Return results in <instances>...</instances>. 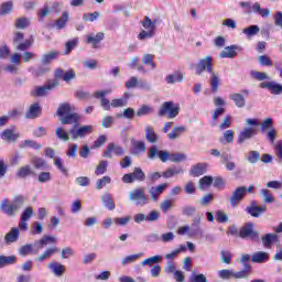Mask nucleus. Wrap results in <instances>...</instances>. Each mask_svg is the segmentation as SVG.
<instances>
[{"label": "nucleus", "mask_w": 282, "mask_h": 282, "mask_svg": "<svg viewBox=\"0 0 282 282\" xmlns=\"http://www.w3.org/2000/svg\"><path fill=\"white\" fill-rule=\"evenodd\" d=\"M204 72H208L209 74L215 72L213 69V57L206 56V57L199 59V62L197 64V68H196V74H197V76H202V74H204Z\"/></svg>", "instance_id": "9b49d317"}, {"label": "nucleus", "mask_w": 282, "mask_h": 282, "mask_svg": "<svg viewBox=\"0 0 282 282\" xmlns=\"http://www.w3.org/2000/svg\"><path fill=\"white\" fill-rule=\"evenodd\" d=\"M102 39H105V33L102 32H99L96 35L89 34L87 35V43H90L94 50H97L98 44L100 43V41H102Z\"/></svg>", "instance_id": "b1692460"}, {"label": "nucleus", "mask_w": 282, "mask_h": 282, "mask_svg": "<svg viewBox=\"0 0 282 282\" xmlns=\"http://www.w3.org/2000/svg\"><path fill=\"white\" fill-rule=\"evenodd\" d=\"M243 197H246V187H237L229 196V204L231 208H237V206L243 202Z\"/></svg>", "instance_id": "1a4fd4ad"}, {"label": "nucleus", "mask_w": 282, "mask_h": 282, "mask_svg": "<svg viewBox=\"0 0 282 282\" xmlns=\"http://www.w3.org/2000/svg\"><path fill=\"white\" fill-rule=\"evenodd\" d=\"M161 214L158 210H152L149 213V215L147 216V221H158V219H160Z\"/></svg>", "instance_id": "774afa93"}, {"label": "nucleus", "mask_w": 282, "mask_h": 282, "mask_svg": "<svg viewBox=\"0 0 282 282\" xmlns=\"http://www.w3.org/2000/svg\"><path fill=\"white\" fill-rule=\"evenodd\" d=\"M175 208V200L173 199H164L160 204V210L162 213H169V210H173Z\"/></svg>", "instance_id": "c9c22d12"}, {"label": "nucleus", "mask_w": 282, "mask_h": 282, "mask_svg": "<svg viewBox=\"0 0 282 282\" xmlns=\"http://www.w3.org/2000/svg\"><path fill=\"white\" fill-rule=\"evenodd\" d=\"M238 237H240V239H250L251 241H259V231L254 230L253 223H246L240 228Z\"/></svg>", "instance_id": "39448f33"}, {"label": "nucleus", "mask_w": 282, "mask_h": 282, "mask_svg": "<svg viewBox=\"0 0 282 282\" xmlns=\"http://www.w3.org/2000/svg\"><path fill=\"white\" fill-rule=\"evenodd\" d=\"M129 221H131V216H126V217H117L115 218V224L117 226H127V224H129Z\"/></svg>", "instance_id": "0e129e2a"}, {"label": "nucleus", "mask_w": 282, "mask_h": 282, "mask_svg": "<svg viewBox=\"0 0 282 282\" xmlns=\"http://www.w3.org/2000/svg\"><path fill=\"white\" fill-rule=\"evenodd\" d=\"M1 138L4 140V142H14L15 140H19V134L14 132V130L6 129L1 132Z\"/></svg>", "instance_id": "5701e85b"}, {"label": "nucleus", "mask_w": 282, "mask_h": 282, "mask_svg": "<svg viewBox=\"0 0 282 282\" xmlns=\"http://www.w3.org/2000/svg\"><path fill=\"white\" fill-rule=\"evenodd\" d=\"M101 202L104 204V208H107L108 210H116V203L113 202V196H111L109 193H105L101 196Z\"/></svg>", "instance_id": "4be33fe9"}, {"label": "nucleus", "mask_w": 282, "mask_h": 282, "mask_svg": "<svg viewBox=\"0 0 282 282\" xmlns=\"http://www.w3.org/2000/svg\"><path fill=\"white\" fill-rule=\"evenodd\" d=\"M33 250L34 245H24L19 249V254H21V257H28V254H32Z\"/></svg>", "instance_id": "603ef678"}, {"label": "nucleus", "mask_w": 282, "mask_h": 282, "mask_svg": "<svg viewBox=\"0 0 282 282\" xmlns=\"http://www.w3.org/2000/svg\"><path fill=\"white\" fill-rule=\"evenodd\" d=\"M58 85H59L58 80L55 79L53 82H48L47 85H45V86H35L31 90V96H33V98H40L43 96H47V91H51V89L58 87Z\"/></svg>", "instance_id": "423d86ee"}, {"label": "nucleus", "mask_w": 282, "mask_h": 282, "mask_svg": "<svg viewBox=\"0 0 282 282\" xmlns=\"http://www.w3.org/2000/svg\"><path fill=\"white\" fill-rule=\"evenodd\" d=\"M48 268L52 271V273L55 274V276H63L67 270L64 264H61L59 262L56 261L50 262Z\"/></svg>", "instance_id": "dca6fc26"}, {"label": "nucleus", "mask_w": 282, "mask_h": 282, "mask_svg": "<svg viewBox=\"0 0 282 282\" xmlns=\"http://www.w3.org/2000/svg\"><path fill=\"white\" fill-rule=\"evenodd\" d=\"M108 164L107 161H100L95 171L96 175H104L107 172Z\"/></svg>", "instance_id": "bf43d9fd"}, {"label": "nucleus", "mask_w": 282, "mask_h": 282, "mask_svg": "<svg viewBox=\"0 0 282 282\" xmlns=\"http://www.w3.org/2000/svg\"><path fill=\"white\" fill-rule=\"evenodd\" d=\"M148 158L150 160L159 158L161 162H171V152L164 150L158 151V148L154 145L148 150Z\"/></svg>", "instance_id": "9d476101"}, {"label": "nucleus", "mask_w": 282, "mask_h": 282, "mask_svg": "<svg viewBox=\"0 0 282 282\" xmlns=\"http://www.w3.org/2000/svg\"><path fill=\"white\" fill-rule=\"evenodd\" d=\"M106 184H111V177L110 176H104L102 178H99L96 183L97 191H100L101 188H105Z\"/></svg>", "instance_id": "6e6d98bb"}, {"label": "nucleus", "mask_w": 282, "mask_h": 282, "mask_svg": "<svg viewBox=\"0 0 282 282\" xmlns=\"http://www.w3.org/2000/svg\"><path fill=\"white\" fill-rule=\"evenodd\" d=\"M230 100H234L235 105L240 109L246 107V98L241 94H232L229 96Z\"/></svg>", "instance_id": "e433bc0d"}, {"label": "nucleus", "mask_w": 282, "mask_h": 282, "mask_svg": "<svg viewBox=\"0 0 282 282\" xmlns=\"http://www.w3.org/2000/svg\"><path fill=\"white\" fill-rule=\"evenodd\" d=\"M251 265L245 263V268L241 271H234V279H248L250 276Z\"/></svg>", "instance_id": "7c9ffc66"}, {"label": "nucleus", "mask_w": 282, "mask_h": 282, "mask_svg": "<svg viewBox=\"0 0 282 282\" xmlns=\"http://www.w3.org/2000/svg\"><path fill=\"white\" fill-rule=\"evenodd\" d=\"M19 240V228L13 227L11 230L6 235L4 242L6 243H14V241Z\"/></svg>", "instance_id": "cd10ccee"}, {"label": "nucleus", "mask_w": 282, "mask_h": 282, "mask_svg": "<svg viewBox=\"0 0 282 282\" xmlns=\"http://www.w3.org/2000/svg\"><path fill=\"white\" fill-rule=\"evenodd\" d=\"M166 188H169V183H162L158 186L150 187L148 193L152 198V202H158L160 195H162Z\"/></svg>", "instance_id": "4468645a"}, {"label": "nucleus", "mask_w": 282, "mask_h": 282, "mask_svg": "<svg viewBox=\"0 0 282 282\" xmlns=\"http://www.w3.org/2000/svg\"><path fill=\"white\" fill-rule=\"evenodd\" d=\"M145 140H148L151 144H155L158 140H160L158 133H155V130L151 126L145 127Z\"/></svg>", "instance_id": "393cba45"}, {"label": "nucleus", "mask_w": 282, "mask_h": 282, "mask_svg": "<svg viewBox=\"0 0 282 282\" xmlns=\"http://www.w3.org/2000/svg\"><path fill=\"white\" fill-rule=\"evenodd\" d=\"M273 151L275 153V158L280 159V161L282 162V141L273 145Z\"/></svg>", "instance_id": "338daca9"}, {"label": "nucleus", "mask_w": 282, "mask_h": 282, "mask_svg": "<svg viewBox=\"0 0 282 282\" xmlns=\"http://www.w3.org/2000/svg\"><path fill=\"white\" fill-rule=\"evenodd\" d=\"M58 54H61L58 51H50L48 53L44 54L42 56L43 65H50L52 61H55V58L58 57Z\"/></svg>", "instance_id": "473e14b6"}, {"label": "nucleus", "mask_w": 282, "mask_h": 282, "mask_svg": "<svg viewBox=\"0 0 282 282\" xmlns=\"http://www.w3.org/2000/svg\"><path fill=\"white\" fill-rule=\"evenodd\" d=\"M140 257H142V253L128 256L121 260V263L123 265H129V263H133V262L138 261V259H140Z\"/></svg>", "instance_id": "864d4df0"}, {"label": "nucleus", "mask_w": 282, "mask_h": 282, "mask_svg": "<svg viewBox=\"0 0 282 282\" xmlns=\"http://www.w3.org/2000/svg\"><path fill=\"white\" fill-rule=\"evenodd\" d=\"M219 83H221V79L219 78V73L213 70L209 77V85L214 94H217V91H219Z\"/></svg>", "instance_id": "6ab92c4d"}, {"label": "nucleus", "mask_w": 282, "mask_h": 282, "mask_svg": "<svg viewBox=\"0 0 282 282\" xmlns=\"http://www.w3.org/2000/svg\"><path fill=\"white\" fill-rule=\"evenodd\" d=\"M69 132H67V130H65L63 127H57L55 129V135L56 138H58V140H62L63 142H69L70 138H69Z\"/></svg>", "instance_id": "2f4dec72"}, {"label": "nucleus", "mask_w": 282, "mask_h": 282, "mask_svg": "<svg viewBox=\"0 0 282 282\" xmlns=\"http://www.w3.org/2000/svg\"><path fill=\"white\" fill-rule=\"evenodd\" d=\"M56 252H58L57 248H48L40 257L35 258V261L43 262L45 259H50L52 254H56Z\"/></svg>", "instance_id": "4c0bfd02"}, {"label": "nucleus", "mask_w": 282, "mask_h": 282, "mask_svg": "<svg viewBox=\"0 0 282 282\" xmlns=\"http://www.w3.org/2000/svg\"><path fill=\"white\" fill-rule=\"evenodd\" d=\"M275 241H279V236H276V234H267L262 237L264 248H272V243Z\"/></svg>", "instance_id": "c756f323"}, {"label": "nucleus", "mask_w": 282, "mask_h": 282, "mask_svg": "<svg viewBox=\"0 0 282 282\" xmlns=\"http://www.w3.org/2000/svg\"><path fill=\"white\" fill-rule=\"evenodd\" d=\"M230 259H232V253L230 251L221 250L220 251V260L223 263H230Z\"/></svg>", "instance_id": "e2e57ef3"}, {"label": "nucleus", "mask_w": 282, "mask_h": 282, "mask_svg": "<svg viewBox=\"0 0 282 282\" xmlns=\"http://www.w3.org/2000/svg\"><path fill=\"white\" fill-rule=\"evenodd\" d=\"M237 46L231 45V46H227L225 47L220 54H219V58H235V56H237Z\"/></svg>", "instance_id": "bb28decb"}, {"label": "nucleus", "mask_w": 282, "mask_h": 282, "mask_svg": "<svg viewBox=\"0 0 282 282\" xmlns=\"http://www.w3.org/2000/svg\"><path fill=\"white\" fill-rule=\"evenodd\" d=\"M130 202L137 206H144L147 204V194L143 188H134L130 192Z\"/></svg>", "instance_id": "f8f14e48"}, {"label": "nucleus", "mask_w": 282, "mask_h": 282, "mask_svg": "<svg viewBox=\"0 0 282 282\" xmlns=\"http://www.w3.org/2000/svg\"><path fill=\"white\" fill-rule=\"evenodd\" d=\"M111 153H115V155H118V156H122L124 155V148L116 143H109L107 149L104 151V158L112 159L113 155Z\"/></svg>", "instance_id": "ddd939ff"}, {"label": "nucleus", "mask_w": 282, "mask_h": 282, "mask_svg": "<svg viewBox=\"0 0 282 282\" xmlns=\"http://www.w3.org/2000/svg\"><path fill=\"white\" fill-rule=\"evenodd\" d=\"M186 131V127L181 126V127H174L172 131L167 134V138L170 140H177L182 133Z\"/></svg>", "instance_id": "72a5a7b5"}, {"label": "nucleus", "mask_w": 282, "mask_h": 282, "mask_svg": "<svg viewBox=\"0 0 282 282\" xmlns=\"http://www.w3.org/2000/svg\"><path fill=\"white\" fill-rule=\"evenodd\" d=\"M57 116L62 124H76L78 122V115L72 112L69 104H62L57 109Z\"/></svg>", "instance_id": "f03ea898"}, {"label": "nucleus", "mask_w": 282, "mask_h": 282, "mask_svg": "<svg viewBox=\"0 0 282 282\" xmlns=\"http://www.w3.org/2000/svg\"><path fill=\"white\" fill-rule=\"evenodd\" d=\"M150 113H153V108L151 106H149V105H142L137 110L138 118H141V116H150Z\"/></svg>", "instance_id": "a19ab883"}, {"label": "nucleus", "mask_w": 282, "mask_h": 282, "mask_svg": "<svg viewBox=\"0 0 282 282\" xmlns=\"http://www.w3.org/2000/svg\"><path fill=\"white\" fill-rule=\"evenodd\" d=\"M14 10V4H12V1H8L1 4L0 8V14H10Z\"/></svg>", "instance_id": "09e8293b"}, {"label": "nucleus", "mask_w": 282, "mask_h": 282, "mask_svg": "<svg viewBox=\"0 0 282 282\" xmlns=\"http://www.w3.org/2000/svg\"><path fill=\"white\" fill-rule=\"evenodd\" d=\"M261 195L264 204H272L274 202V197L272 196V193H270L269 189H261Z\"/></svg>", "instance_id": "8fccbe9b"}, {"label": "nucleus", "mask_w": 282, "mask_h": 282, "mask_svg": "<svg viewBox=\"0 0 282 282\" xmlns=\"http://www.w3.org/2000/svg\"><path fill=\"white\" fill-rule=\"evenodd\" d=\"M145 177L147 176H145L144 172L142 171V169L135 167L132 173L124 174L122 176V182L124 184H133V182H135V180L138 182H144Z\"/></svg>", "instance_id": "6e6552de"}, {"label": "nucleus", "mask_w": 282, "mask_h": 282, "mask_svg": "<svg viewBox=\"0 0 282 282\" xmlns=\"http://www.w3.org/2000/svg\"><path fill=\"white\" fill-rule=\"evenodd\" d=\"M182 80H184V75L180 70H176L165 77V83H167V85H175V83H182Z\"/></svg>", "instance_id": "412c9836"}, {"label": "nucleus", "mask_w": 282, "mask_h": 282, "mask_svg": "<svg viewBox=\"0 0 282 282\" xmlns=\"http://www.w3.org/2000/svg\"><path fill=\"white\" fill-rule=\"evenodd\" d=\"M76 45H78V39H74V40L66 42V51L64 52V54H69L72 52V50H74V47H76Z\"/></svg>", "instance_id": "69168bd1"}, {"label": "nucleus", "mask_w": 282, "mask_h": 282, "mask_svg": "<svg viewBox=\"0 0 282 282\" xmlns=\"http://www.w3.org/2000/svg\"><path fill=\"white\" fill-rule=\"evenodd\" d=\"M67 23H69V12L64 11L62 17L56 20L55 25L57 30H65V28H67Z\"/></svg>", "instance_id": "a878e982"}, {"label": "nucleus", "mask_w": 282, "mask_h": 282, "mask_svg": "<svg viewBox=\"0 0 282 282\" xmlns=\"http://www.w3.org/2000/svg\"><path fill=\"white\" fill-rule=\"evenodd\" d=\"M219 278L224 281H228L230 279H234V271H230L228 269H223L218 272Z\"/></svg>", "instance_id": "4d7b16f0"}, {"label": "nucleus", "mask_w": 282, "mask_h": 282, "mask_svg": "<svg viewBox=\"0 0 282 282\" xmlns=\"http://www.w3.org/2000/svg\"><path fill=\"white\" fill-rule=\"evenodd\" d=\"M23 202H25V198H23V196L15 197L11 200V204L8 202V199H3L0 204V209L9 217H14L17 210H19L23 206Z\"/></svg>", "instance_id": "7ed1b4c3"}, {"label": "nucleus", "mask_w": 282, "mask_h": 282, "mask_svg": "<svg viewBox=\"0 0 282 282\" xmlns=\"http://www.w3.org/2000/svg\"><path fill=\"white\" fill-rule=\"evenodd\" d=\"M21 149H28L30 147L31 149H41V144L36 143L35 141L32 140H25L22 144H20Z\"/></svg>", "instance_id": "052dcab7"}, {"label": "nucleus", "mask_w": 282, "mask_h": 282, "mask_svg": "<svg viewBox=\"0 0 282 282\" xmlns=\"http://www.w3.org/2000/svg\"><path fill=\"white\" fill-rule=\"evenodd\" d=\"M141 25L148 32H152L153 34H155V30H156V25H158V20H151V18L144 17L143 20L141 21Z\"/></svg>", "instance_id": "a211bd4d"}, {"label": "nucleus", "mask_w": 282, "mask_h": 282, "mask_svg": "<svg viewBox=\"0 0 282 282\" xmlns=\"http://www.w3.org/2000/svg\"><path fill=\"white\" fill-rule=\"evenodd\" d=\"M17 263V256H0V268Z\"/></svg>", "instance_id": "f704fd0d"}, {"label": "nucleus", "mask_w": 282, "mask_h": 282, "mask_svg": "<svg viewBox=\"0 0 282 282\" xmlns=\"http://www.w3.org/2000/svg\"><path fill=\"white\" fill-rule=\"evenodd\" d=\"M186 160V154L184 153H171L170 162H184Z\"/></svg>", "instance_id": "680f3d73"}, {"label": "nucleus", "mask_w": 282, "mask_h": 282, "mask_svg": "<svg viewBox=\"0 0 282 282\" xmlns=\"http://www.w3.org/2000/svg\"><path fill=\"white\" fill-rule=\"evenodd\" d=\"M39 116H41V106H39V104L31 105L29 110L24 113V118L30 120H34V118H39Z\"/></svg>", "instance_id": "f3484780"}, {"label": "nucleus", "mask_w": 282, "mask_h": 282, "mask_svg": "<svg viewBox=\"0 0 282 282\" xmlns=\"http://www.w3.org/2000/svg\"><path fill=\"white\" fill-rule=\"evenodd\" d=\"M259 119H246L245 127L242 131H240L238 135V144H243L246 140H250L253 135H257V131H259Z\"/></svg>", "instance_id": "f257e3e1"}, {"label": "nucleus", "mask_w": 282, "mask_h": 282, "mask_svg": "<svg viewBox=\"0 0 282 282\" xmlns=\"http://www.w3.org/2000/svg\"><path fill=\"white\" fill-rule=\"evenodd\" d=\"M268 259H270V256L265 251H258L251 256L253 263H263V261H268Z\"/></svg>", "instance_id": "c85d7f7f"}, {"label": "nucleus", "mask_w": 282, "mask_h": 282, "mask_svg": "<svg viewBox=\"0 0 282 282\" xmlns=\"http://www.w3.org/2000/svg\"><path fill=\"white\" fill-rule=\"evenodd\" d=\"M32 43H34V37L31 35L30 40H26L25 42H20L19 44H17V50H19L20 52H25V50H30V47H32Z\"/></svg>", "instance_id": "79ce46f5"}, {"label": "nucleus", "mask_w": 282, "mask_h": 282, "mask_svg": "<svg viewBox=\"0 0 282 282\" xmlns=\"http://www.w3.org/2000/svg\"><path fill=\"white\" fill-rule=\"evenodd\" d=\"M229 219L230 218L228 217V214H226L225 212H216V221H218V224H228Z\"/></svg>", "instance_id": "3c124183"}, {"label": "nucleus", "mask_w": 282, "mask_h": 282, "mask_svg": "<svg viewBox=\"0 0 282 282\" xmlns=\"http://www.w3.org/2000/svg\"><path fill=\"white\" fill-rule=\"evenodd\" d=\"M94 127L91 126H74L70 130L72 140H78L79 138H85L93 133Z\"/></svg>", "instance_id": "0eeeda50"}, {"label": "nucleus", "mask_w": 282, "mask_h": 282, "mask_svg": "<svg viewBox=\"0 0 282 282\" xmlns=\"http://www.w3.org/2000/svg\"><path fill=\"white\" fill-rule=\"evenodd\" d=\"M162 261V256H153L151 258H148L141 262V265H155V263H160Z\"/></svg>", "instance_id": "49530a36"}, {"label": "nucleus", "mask_w": 282, "mask_h": 282, "mask_svg": "<svg viewBox=\"0 0 282 282\" xmlns=\"http://www.w3.org/2000/svg\"><path fill=\"white\" fill-rule=\"evenodd\" d=\"M206 173V163H199L192 170V175L199 177V175H204Z\"/></svg>", "instance_id": "c03bdc74"}, {"label": "nucleus", "mask_w": 282, "mask_h": 282, "mask_svg": "<svg viewBox=\"0 0 282 282\" xmlns=\"http://www.w3.org/2000/svg\"><path fill=\"white\" fill-rule=\"evenodd\" d=\"M159 116H167L170 119L177 118L180 116V105L173 101H165L159 110Z\"/></svg>", "instance_id": "20e7f679"}, {"label": "nucleus", "mask_w": 282, "mask_h": 282, "mask_svg": "<svg viewBox=\"0 0 282 282\" xmlns=\"http://www.w3.org/2000/svg\"><path fill=\"white\" fill-rule=\"evenodd\" d=\"M30 26V19L28 18H18L15 20V28L18 30H25V28Z\"/></svg>", "instance_id": "37998d69"}, {"label": "nucleus", "mask_w": 282, "mask_h": 282, "mask_svg": "<svg viewBox=\"0 0 282 282\" xmlns=\"http://www.w3.org/2000/svg\"><path fill=\"white\" fill-rule=\"evenodd\" d=\"M259 30L258 25H250L249 28L243 29L242 32L250 39L251 36L259 34Z\"/></svg>", "instance_id": "de8ad7c7"}, {"label": "nucleus", "mask_w": 282, "mask_h": 282, "mask_svg": "<svg viewBox=\"0 0 282 282\" xmlns=\"http://www.w3.org/2000/svg\"><path fill=\"white\" fill-rule=\"evenodd\" d=\"M246 210L249 213V215H251V217H261V215L268 210V207L258 206L256 202H252L251 205L246 208Z\"/></svg>", "instance_id": "2eb2a0df"}, {"label": "nucleus", "mask_w": 282, "mask_h": 282, "mask_svg": "<svg viewBox=\"0 0 282 282\" xmlns=\"http://www.w3.org/2000/svg\"><path fill=\"white\" fill-rule=\"evenodd\" d=\"M32 167L30 165H25L19 169L18 177H28V175H32Z\"/></svg>", "instance_id": "5fc2aeb1"}, {"label": "nucleus", "mask_w": 282, "mask_h": 282, "mask_svg": "<svg viewBox=\"0 0 282 282\" xmlns=\"http://www.w3.org/2000/svg\"><path fill=\"white\" fill-rule=\"evenodd\" d=\"M47 243H56V238L54 236H44L40 240L34 242L37 250H43Z\"/></svg>", "instance_id": "aec40b11"}, {"label": "nucleus", "mask_w": 282, "mask_h": 282, "mask_svg": "<svg viewBox=\"0 0 282 282\" xmlns=\"http://www.w3.org/2000/svg\"><path fill=\"white\" fill-rule=\"evenodd\" d=\"M251 77L256 80H268L270 78V76H268L267 73H261L259 70H252Z\"/></svg>", "instance_id": "13d9d810"}, {"label": "nucleus", "mask_w": 282, "mask_h": 282, "mask_svg": "<svg viewBox=\"0 0 282 282\" xmlns=\"http://www.w3.org/2000/svg\"><path fill=\"white\" fill-rule=\"evenodd\" d=\"M131 144L134 149V153H144V151H147V144L144 143V141H137L132 139Z\"/></svg>", "instance_id": "58836bf2"}, {"label": "nucleus", "mask_w": 282, "mask_h": 282, "mask_svg": "<svg viewBox=\"0 0 282 282\" xmlns=\"http://www.w3.org/2000/svg\"><path fill=\"white\" fill-rule=\"evenodd\" d=\"M154 58V54H144L143 57L141 58V63H143V65H149L152 69H155Z\"/></svg>", "instance_id": "ea45409f"}, {"label": "nucleus", "mask_w": 282, "mask_h": 282, "mask_svg": "<svg viewBox=\"0 0 282 282\" xmlns=\"http://www.w3.org/2000/svg\"><path fill=\"white\" fill-rule=\"evenodd\" d=\"M199 189L208 188L213 184V176H204L198 181Z\"/></svg>", "instance_id": "a18cd8bd"}]
</instances>
